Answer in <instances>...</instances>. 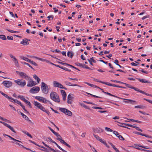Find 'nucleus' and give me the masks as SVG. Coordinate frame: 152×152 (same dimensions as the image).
Wrapping results in <instances>:
<instances>
[{
    "instance_id": "61",
    "label": "nucleus",
    "mask_w": 152,
    "mask_h": 152,
    "mask_svg": "<svg viewBox=\"0 0 152 152\" xmlns=\"http://www.w3.org/2000/svg\"><path fill=\"white\" fill-rule=\"evenodd\" d=\"M7 38L8 40H13V37L12 36H7Z\"/></svg>"
},
{
    "instance_id": "18",
    "label": "nucleus",
    "mask_w": 152,
    "mask_h": 152,
    "mask_svg": "<svg viewBox=\"0 0 152 152\" xmlns=\"http://www.w3.org/2000/svg\"><path fill=\"white\" fill-rule=\"evenodd\" d=\"M19 142V141L18 140H17L13 138L11 142L12 143L15 144L17 145H19V143L18 142Z\"/></svg>"
},
{
    "instance_id": "38",
    "label": "nucleus",
    "mask_w": 152,
    "mask_h": 152,
    "mask_svg": "<svg viewBox=\"0 0 152 152\" xmlns=\"http://www.w3.org/2000/svg\"><path fill=\"white\" fill-rule=\"evenodd\" d=\"M53 15H49L47 17V18H48V20H53Z\"/></svg>"
},
{
    "instance_id": "3",
    "label": "nucleus",
    "mask_w": 152,
    "mask_h": 152,
    "mask_svg": "<svg viewBox=\"0 0 152 152\" xmlns=\"http://www.w3.org/2000/svg\"><path fill=\"white\" fill-rule=\"evenodd\" d=\"M26 80H28V84L27 86L28 87H31L34 86L36 85L37 83H36L32 79L29 78L28 79H27Z\"/></svg>"
},
{
    "instance_id": "10",
    "label": "nucleus",
    "mask_w": 152,
    "mask_h": 152,
    "mask_svg": "<svg viewBox=\"0 0 152 152\" xmlns=\"http://www.w3.org/2000/svg\"><path fill=\"white\" fill-rule=\"evenodd\" d=\"M28 41H30V40L29 39L25 38L23 39L22 41L20 43L23 45H28L29 44V43L28 42Z\"/></svg>"
},
{
    "instance_id": "2",
    "label": "nucleus",
    "mask_w": 152,
    "mask_h": 152,
    "mask_svg": "<svg viewBox=\"0 0 152 152\" xmlns=\"http://www.w3.org/2000/svg\"><path fill=\"white\" fill-rule=\"evenodd\" d=\"M42 92L45 94H47L48 92L49 88L48 86L45 83L42 82L41 87Z\"/></svg>"
},
{
    "instance_id": "49",
    "label": "nucleus",
    "mask_w": 152,
    "mask_h": 152,
    "mask_svg": "<svg viewBox=\"0 0 152 152\" xmlns=\"http://www.w3.org/2000/svg\"><path fill=\"white\" fill-rule=\"evenodd\" d=\"M8 128L12 131L13 132H14L15 133H16L14 129L12 127L10 126H9L8 127Z\"/></svg>"
},
{
    "instance_id": "47",
    "label": "nucleus",
    "mask_w": 152,
    "mask_h": 152,
    "mask_svg": "<svg viewBox=\"0 0 152 152\" xmlns=\"http://www.w3.org/2000/svg\"><path fill=\"white\" fill-rule=\"evenodd\" d=\"M105 129L108 132H113V131L110 129V128L106 127H105Z\"/></svg>"
},
{
    "instance_id": "48",
    "label": "nucleus",
    "mask_w": 152,
    "mask_h": 152,
    "mask_svg": "<svg viewBox=\"0 0 152 152\" xmlns=\"http://www.w3.org/2000/svg\"><path fill=\"white\" fill-rule=\"evenodd\" d=\"M115 121V122H117V123H118L120 124H122H122H124L126 126H130V124H127L122 123H121L119 122L118 121Z\"/></svg>"
},
{
    "instance_id": "24",
    "label": "nucleus",
    "mask_w": 152,
    "mask_h": 152,
    "mask_svg": "<svg viewBox=\"0 0 152 152\" xmlns=\"http://www.w3.org/2000/svg\"><path fill=\"white\" fill-rule=\"evenodd\" d=\"M0 93L3 96H5V97L7 98L8 99L10 100L11 97H9V96L5 94L3 92L1 91H0Z\"/></svg>"
},
{
    "instance_id": "25",
    "label": "nucleus",
    "mask_w": 152,
    "mask_h": 152,
    "mask_svg": "<svg viewBox=\"0 0 152 152\" xmlns=\"http://www.w3.org/2000/svg\"><path fill=\"white\" fill-rule=\"evenodd\" d=\"M134 107L137 108L144 109L146 108V107L145 106L143 105H137L135 106Z\"/></svg>"
},
{
    "instance_id": "43",
    "label": "nucleus",
    "mask_w": 152,
    "mask_h": 152,
    "mask_svg": "<svg viewBox=\"0 0 152 152\" xmlns=\"http://www.w3.org/2000/svg\"><path fill=\"white\" fill-rule=\"evenodd\" d=\"M60 68L61 69H63L65 70L68 71L69 72L71 71V70H69L66 67H63L61 66V67H60Z\"/></svg>"
},
{
    "instance_id": "17",
    "label": "nucleus",
    "mask_w": 152,
    "mask_h": 152,
    "mask_svg": "<svg viewBox=\"0 0 152 152\" xmlns=\"http://www.w3.org/2000/svg\"><path fill=\"white\" fill-rule=\"evenodd\" d=\"M10 101L13 103H17L18 104H19V101L18 100L14 99L12 97H11Z\"/></svg>"
},
{
    "instance_id": "55",
    "label": "nucleus",
    "mask_w": 152,
    "mask_h": 152,
    "mask_svg": "<svg viewBox=\"0 0 152 152\" xmlns=\"http://www.w3.org/2000/svg\"><path fill=\"white\" fill-rule=\"evenodd\" d=\"M25 103H26V104H27L28 105L30 108H31V103L30 102H29L28 101H27L25 102Z\"/></svg>"
},
{
    "instance_id": "35",
    "label": "nucleus",
    "mask_w": 152,
    "mask_h": 152,
    "mask_svg": "<svg viewBox=\"0 0 152 152\" xmlns=\"http://www.w3.org/2000/svg\"><path fill=\"white\" fill-rule=\"evenodd\" d=\"M137 146H138L140 147H142L143 148H145V149H149L150 148H148L147 146H146L144 145H140L137 144V145H136Z\"/></svg>"
},
{
    "instance_id": "39",
    "label": "nucleus",
    "mask_w": 152,
    "mask_h": 152,
    "mask_svg": "<svg viewBox=\"0 0 152 152\" xmlns=\"http://www.w3.org/2000/svg\"><path fill=\"white\" fill-rule=\"evenodd\" d=\"M0 39H1L3 40H5L6 39V36L4 35H0Z\"/></svg>"
},
{
    "instance_id": "53",
    "label": "nucleus",
    "mask_w": 152,
    "mask_h": 152,
    "mask_svg": "<svg viewBox=\"0 0 152 152\" xmlns=\"http://www.w3.org/2000/svg\"><path fill=\"white\" fill-rule=\"evenodd\" d=\"M125 85L127 87L130 88L132 89L133 87V86H132L126 83H125Z\"/></svg>"
},
{
    "instance_id": "8",
    "label": "nucleus",
    "mask_w": 152,
    "mask_h": 152,
    "mask_svg": "<svg viewBox=\"0 0 152 152\" xmlns=\"http://www.w3.org/2000/svg\"><path fill=\"white\" fill-rule=\"evenodd\" d=\"M35 99L39 101H42L44 103H46L48 102V101L45 98L41 96H36Z\"/></svg>"
},
{
    "instance_id": "33",
    "label": "nucleus",
    "mask_w": 152,
    "mask_h": 152,
    "mask_svg": "<svg viewBox=\"0 0 152 152\" xmlns=\"http://www.w3.org/2000/svg\"><path fill=\"white\" fill-rule=\"evenodd\" d=\"M24 133L27 135L28 136H29V137H30L31 138H32V136L31 135V134H29L28 132H26V131H22Z\"/></svg>"
},
{
    "instance_id": "13",
    "label": "nucleus",
    "mask_w": 152,
    "mask_h": 152,
    "mask_svg": "<svg viewBox=\"0 0 152 152\" xmlns=\"http://www.w3.org/2000/svg\"><path fill=\"white\" fill-rule=\"evenodd\" d=\"M103 131V130L99 127L97 128L94 130V132L97 133H100L102 132Z\"/></svg>"
},
{
    "instance_id": "42",
    "label": "nucleus",
    "mask_w": 152,
    "mask_h": 152,
    "mask_svg": "<svg viewBox=\"0 0 152 152\" xmlns=\"http://www.w3.org/2000/svg\"><path fill=\"white\" fill-rule=\"evenodd\" d=\"M0 123L3 124V125H4V126H6L8 128L9 126L10 125L7 124L6 123L4 122H2L1 121H0Z\"/></svg>"
},
{
    "instance_id": "54",
    "label": "nucleus",
    "mask_w": 152,
    "mask_h": 152,
    "mask_svg": "<svg viewBox=\"0 0 152 152\" xmlns=\"http://www.w3.org/2000/svg\"><path fill=\"white\" fill-rule=\"evenodd\" d=\"M133 133H134L135 134L140 135H141L142 136V135L143 134L139 132H134Z\"/></svg>"
},
{
    "instance_id": "44",
    "label": "nucleus",
    "mask_w": 152,
    "mask_h": 152,
    "mask_svg": "<svg viewBox=\"0 0 152 152\" xmlns=\"http://www.w3.org/2000/svg\"><path fill=\"white\" fill-rule=\"evenodd\" d=\"M101 142L103 144L106 145V146L107 145V144L105 141L103 140L102 139H100V140L99 141Z\"/></svg>"
},
{
    "instance_id": "6",
    "label": "nucleus",
    "mask_w": 152,
    "mask_h": 152,
    "mask_svg": "<svg viewBox=\"0 0 152 152\" xmlns=\"http://www.w3.org/2000/svg\"><path fill=\"white\" fill-rule=\"evenodd\" d=\"M40 90L38 86L34 87L32 88L30 90L29 92L33 94L37 93Z\"/></svg>"
},
{
    "instance_id": "40",
    "label": "nucleus",
    "mask_w": 152,
    "mask_h": 152,
    "mask_svg": "<svg viewBox=\"0 0 152 152\" xmlns=\"http://www.w3.org/2000/svg\"><path fill=\"white\" fill-rule=\"evenodd\" d=\"M34 58L39 60L41 61H45V59H43L42 58H39L37 57H34Z\"/></svg>"
},
{
    "instance_id": "27",
    "label": "nucleus",
    "mask_w": 152,
    "mask_h": 152,
    "mask_svg": "<svg viewBox=\"0 0 152 152\" xmlns=\"http://www.w3.org/2000/svg\"><path fill=\"white\" fill-rule=\"evenodd\" d=\"M73 53L72 52L71 53L70 51H69L67 53V56L69 57H70L72 58L73 56Z\"/></svg>"
},
{
    "instance_id": "29",
    "label": "nucleus",
    "mask_w": 152,
    "mask_h": 152,
    "mask_svg": "<svg viewBox=\"0 0 152 152\" xmlns=\"http://www.w3.org/2000/svg\"><path fill=\"white\" fill-rule=\"evenodd\" d=\"M59 110L65 114H66V112L67 111V109L65 108H60Z\"/></svg>"
},
{
    "instance_id": "22",
    "label": "nucleus",
    "mask_w": 152,
    "mask_h": 152,
    "mask_svg": "<svg viewBox=\"0 0 152 152\" xmlns=\"http://www.w3.org/2000/svg\"><path fill=\"white\" fill-rule=\"evenodd\" d=\"M110 144L111 145V146L114 149L115 151L116 152H120V151L118 150L117 148H116L115 146L113 145L112 143H110Z\"/></svg>"
},
{
    "instance_id": "41",
    "label": "nucleus",
    "mask_w": 152,
    "mask_h": 152,
    "mask_svg": "<svg viewBox=\"0 0 152 152\" xmlns=\"http://www.w3.org/2000/svg\"><path fill=\"white\" fill-rule=\"evenodd\" d=\"M58 88H60L64 89H67L66 88L63 87L62 85L60 83H59V86H58Z\"/></svg>"
},
{
    "instance_id": "57",
    "label": "nucleus",
    "mask_w": 152,
    "mask_h": 152,
    "mask_svg": "<svg viewBox=\"0 0 152 152\" xmlns=\"http://www.w3.org/2000/svg\"><path fill=\"white\" fill-rule=\"evenodd\" d=\"M43 111L46 113L48 115H49L50 114V112L48 110H45V108H44V110H43Z\"/></svg>"
},
{
    "instance_id": "50",
    "label": "nucleus",
    "mask_w": 152,
    "mask_h": 152,
    "mask_svg": "<svg viewBox=\"0 0 152 152\" xmlns=\"http://www.w3.org/2000/svg\"><path fill=\"white\" fill-rule=\"evenodd\" d=\"M29 62L35 66H37L38 65L36 63L33 61H31V60Z\"/></svg>"
},
{
    "instance_id": "36",
    "label": "nucleus",
    "mask_w": 152,
    "mask_h": 152,
    "mask_svg": "<svg viewBox=\"0 0 152 152\" xmlns=\"http://www.w3.org/2000/svg\"><path fill=\"white\" fill-rule=\"evenodd\" d=\"M20 98L22 101H24L25 103L27 101L24 98V97L23 96H20Z\"/></svg>"
},
{
    "instance_id": "64",
    "label": "nucleus",
    "mask_w": 152,
    "mask_h": 152,
    "mask_svg": "<svg viewBox=\"0 0 152 152\" xmlns=\"http://www.w3.org/2000/svg\"><path fill=\"white\" fill-rule=\"evenodd\" d=\"M77 65L83 68L84 67L83 65L82 64H81L80 63H77Z\"/></svg>"
},
{
    "instance_id": "56",
    "label": "nucleus",
    "mask_w": 152,
    "mask_h": 152,
    "mask_svg": "<svg viewBox=\"0 0 152 152\" xmlns=\"http://www.w3.org/2000/svg\"><path fill=\"white\" fill-rule=\"evenodd\" d=\"M57 147L61 150L62 151L64 152H67L66 151H65L61 147H60L58 145H57Z\"/></svg>"
},
{
    "instance_id": "20",
    "label": "nucleus",
    "mask_w": 152,
    "mask_h": 152,
    "mask_svg": "<svg viewBox=\"0 0 152 152\" xmlns=\"http://www.w3.org/2000/svg\"><path fill=\"white\" fill-rule=\"evenodd\" d=\"M138 80L142 83H149L147 80H145V79H140V78H137Z\"/></svg>"
},
{
    "instance_id": "28",
    "label": "nucleus",
    "mask_w": 152,
    "mask_h": 152,
    "mask_svg": "<svg viewBox=\"0 0 152 152\" xmlns=\"http://www.w3.org/2000/svg\"><path fill=\"white\" fill-rule=\"evenodd\" d=\"M33 77L37 80L38 83H39L40 79L36 75H34Z\"/></svg>"
},
{
    "instance_id": "16",
    "label": "nucleus",
    "mask_w": 152,
    "mask_h": 152,
    "mask_svg": "<svg viewBox=\"0 0 152 152\" xmlns=\"http://www.w3.org/2000/svg\"><path fill=\"white\" fill-rule=\"evenodd\" d=\"M20 114L22 116V117L26 120L27 121H31L29 119L28 117L26 115L24 114L23 113H22L21 112H20Z\"/></svg>"
},
{
    "instance_id": "31",
    "label": "nucleus",
    "mask_w": 152,
    "mask_h": 152,
    "mask_svg": "<svg viewBox=\"0 0 152 152\" xmlns=\"http://www.w3.org/2000/svg\"><path fill=\"white\" fill-rule=\"evenodd\" d=\"M20 105L21 106V107H22V108H23V110H24V111H25L26 112V113H29V112H28V111H27V110H26V108H25V106H24L21 103V102H20Z\"/></svg>"
},
{
    "instance_id": "14",
    "label": "nucleus",
    "mask_w": 152,
    "mask_h": 152,
    "mask_svg": "<svg viewBox=\"0 0 152 152\" xmlns=\"http://www.w3.org/2000/svg\"><path fill=\"white\" fill-rule=\"evenodd\" d=\"M39 146L43 148V149H41L40 150L41 151H44L45 152H49V151H50V150L48 148H46L45 147H44L43 146H41V145H39Z\"/></svg>"
},
{
    "instance_id": "15",
    "label": "nucleus",
    "mask_w": 152,
    "mask_h": 152,
    "mask_svg": "<svg viewBox=\"0 0 152 152\" xmlns=\"http://www.w3.org/2000/svg\"><path fill=\"white\" fill-rule=\"evenodd\" d=\"M42 143L44 144V145L46 147H47V148H49L50 151H52L53 152H57V151H56L54 149L52 148H51L48 145H46L45 143L44 142H42Z\"/></svg>"
},
{
    "instance_id": "7",
    "label": "nucleus",
    "mask_w": 152,
    "mask_h": 152,
    "mask_svg": "<svg viewBox=\"0 0 152 152\" xmlns=\"http://www.w3.org/2000/svg\"><path fill=\"white\" fill-rule=\"evenodd\" d=\"M20 77L22 78L25 79L26 80L29 78V77L28 76L26 73L21 72H20Z\"/></svg>"
},
{
    "instance_id": "19",
    "label": "nucleus",
    "mask_w": 152,
    "mask_h": 152,
    "mask_svg": "<svg viewBox=\"0 0 152 152\" xmlns=\"http://www.w3.org/2000/svg\"><path fill=\"white\" fill-rule=\"evenodd\" d=\"M65 83L66 85H67L68 86H78L80 87H81L79 85H78L77 84H75L74 85L71 84V83L68 81H66Z\"/></svg>"
},
{
    "instance_id": "30",
    "label": "nucleus",
    "mask_w": 152,
    "mask_h": 152,
    "mask_svg": "<svg viewBox=\"0 0 152 152\" xmlns=\"http://www.w3.org/2000/svg\"><path fill=\"white\" fill-rule=\"evenodd\" d=\"M20 58L22 59H23L28 62H29V61H30V60L28 58H27L23 56H21V57H20Z\"/></svg>"
},
{
    "instance_id": "9",
    "label": "nucleus",
    "mask_w": 152,
    "mask_h": 152,
    "mask_svg": "<svg viewBox=\"0 0 152 152\" xmlns=\"http://www.w3.org/2000/svg\"><path fill=\"white\" fill-rule=\"evenodd\" d=\"M118 98L121 99L126 100V103H130L132 104H134L137 103L135 101L131 99H124L121 98Z\"/></svg>"
},
{
    "instance_id": "12",
    "label": "nucleus",
    "mask_w": 152,
    "mask_h": 152,
    "mask_svg": "<svg viewBox=\"0 0 152 152\" xmlns=\"http://www.w3.org/2000/svg\"><path fill=\"white\" fill-rule=\"evenodd\" d=\"M26 81L24 80H20V86L22 87H23L26 85Z\"/></svg>"
},
{
    "instance_id": "23",
    "label": "nucleus",
    "mask_w": 152,
    "mask_h": 152,
    "mask_svg": "<svg viewBox=\"0 0 152 152\" xmlns=\"http://www.w3.org/2000/svg\"><path fill=\"white\" fill-rule=\"evenodd\" d=\"M59 83L56 81H54L53 82V86L55 87H58Z\"/></svg>"
},
{
    "instance_id": "11",
    "label": "nucleus",
    "mask_w": 152,
    "mask_h": 152,
    "mask_svg": "<svg viewBox=\"0 0 152 152\" xmlns=\"http://www.w3.org/2000/svg\"><path fill=\"white\" fill-rule=\"evenodd\" d=\"M62 138L61 137V139L58 138H57V140L59 141L60 142L62 143H63L65 145L67 146L68 147L70 148H71V146L69 144H68L66 142H65L64 140L62 139Z\"/></svg>"
},
{
    "instance_id": "59",
    "label": "nucleus",
    "mask_w": 152,
    "mask_h": 152,
    "mask_svg": "<svg viewBox=\"0 0 152 152\" xmlns=\"http://www.w3.org/2000/svg\"><path fill=\"white\" fill-rule=\"evenodd\" d=\"M29 141L30 142H31L32 143H33V144H35V145H37V146H39V145L37 144L36 143L34 142V141H32V140H29Z\"/></svg>"
},
{
    "instance_id": "26",
    "label": "nucleus",
    "mask_w": 152,
    "mask_h": 152,
    "mask_svg": "<svg viewBox=\"0 0 152 152\" xmlns=\"http://www.w3.org/2000/svg\"><path fill=\"white\" fill-rule=\"evenodd\" d=\"M103 92L105 94H107V95H110V96H113V97H116V98H119V97L117 96H116L114 95H113V94H111L110 93H108V92H104V91H103Z\"/></svg>"
},
{
    "instance_id": "62",
    "label": "nucleus",
    "mask_w": 152,
    "mask_h": 152,
    "mask_svg": "<svg viewBox=\"0 0 152 152\" xmlns=\"http://www.w3.org/2000/svg\"><path fill=\"white\" fill-rule=\"evenodd\" d=\"M90 60L92 62H93V63H96V61L95 60H94V59H93V57L90 58Z\"/></svg>"
},
{
    "instance_id": "34",
    "label": "nucleus",
    "mask_w": 152,
    "mask_h": 152,
    "mask_svg": "<svg viewBox=\"0 0 152 152\" xmlns=\"http://www.w3.org/2000/svg\"><path fill=\"white\" fill-rule=\"evenodd\" d=\"M61 92L62 96H66V93L64 90H61Z\"/></svg>"
},
{
    "instance_id": "46",
    "label": "nucleus",
    "mask_w": 152,
    "mask_h": 152,
    "mask_svg": "<svg viewBox=\"0 0 152 152\" xmlns=\"http://www.w3.org/2000/svg\"><path fill=\"white\" fill-rule=\"evenodd\" d=\"M94 136V137L98 140L99 141L100 140V139H101V138L99 137L98 135H96L94 134H93Z\"/></svg>"
},
{
    "instance_id": "58",
    "label": "nucleus",
    "mask_w": 152,
    "mask_h": 152,
    "mask_svg": "<svg viewBox=\"0 0 152 152\" xmlns=\"http://www.w3.org/2000/svg\"><path fill=\"white\" fill-rule=\"evenodd\" d=\"M92 108L94 109H103L100 107H92Z\"/></svg>"
},
{
    "instance_id": "4",
    "label": "nucleus",
    "mask_w": 152,
    "mask_h": 152,
    "mask_svg": "<svg viewBox=\"0 0 152 152\" xmlns=\"http://www.w3.org/2000/svg\"><path fill=\"white\" fill-rule=\"evenodd\" d=\"M33 103L38 108L41 110L42 111L44 110V108L42 106V105L41 104L39 103L38 102L36 101H34Z\"/></svg>"
},
{
    "instance_id": "1",
    "label": "nucleus",
    "mask_w": 152,
    "mask_h": 152,
    "mask_svg": "<svg viewBox=\"0 0 152 152\" xmlns=\"http://www.w3.org/2000/svg\"><path fill=\"white\" fill-rule=\"evenodd\" d=\"M50 97L51 99L56 102L59 103L60 102L59 96L56 92H51L50 94Z\"/></svg>"
},
{
    "instance_id": "5",
    "label": "nucleus",
    "mask_w": 152,
    "mask_h": 152,
    "mask_svg": "<svg viewBox=\"0 0 152 152\" xmlns=\"http://www.w3.org/2000/svg\"><path fill=\"white\" fill-rule=\"evenodd\" d=\"M2 83L7 88H9L11 87L12 84L11 82L7 80L3 81Z\"/></svg>"
},
{
    "instance_id": "45",
    "label": "nucleus",
    "mask_w": 152,
    "mask_h": 152,
    "mask_svg": "<svg viewBox=\"0 0 152 152\" xmlns=\"http://www.w3.org/2000/svg\"><path fill=\"white\" fill-rule=\"evenodd\" d=\"M133 128H135L138 131H140L141 132L142 131V129H140L139 127H138L137 126H134V127H133Z\"/></svg>"
},
{
    "instance_id": "21",
    "label": "nucleus",
    "mask_w": 152,
    "mask_h": 152,
    "mask_svg": "<svg viewBox=\"0 0 152 152\" xmlns=\"http://www.w3.org/2000/svg\"><path fill=\"white\" fill-rule=\"evenodd\" d=\"M13 61L15 63V65L16 67H18L19 64L18 61L17 60L16 58H14V60H13Z\"/></svg>"
},
{
    "instance_id": "51",
    "label": "nucleus",
    "mask_w": 152,
    "mask_h": 152,
    "mask_svg": "<svg viewBox=\"0 0 152 152\" xmlns=\"http://www.w3.org/2000/svg\"><path fill=\"white\" fill-rule=\"evenodd\" d=\"M113 133L114 134L118 137V135H120L118 133V132L115 131H113Z\"/></svg>"
},
{
    "instance_id": "63",
    "label": "nucleus",
    "mask_w": 152,
    "mask_h": 152,
    "mask_svg": "<svg viewBox=\"0 0 152 152\" xmlns=\"http://www.w3.org/2000/svg\"><path fill=\"white\" fill-rule=\"evenodd\" d=\"M132 89L134 90L135 91L140 92V90L138 89L137 88H136L134 87H133Z\"/></svg>"
},
{
    "instance_id": "52",
    "label": "nucleus",
    "mask_w": 152,
    "mask_h": 152,
    "mask_svg": "<svg viewBox=\"0 0 152 152\" xmlns=\"http://www.w3.org/2000/svg\"><path fill=\"white\" fill-rule=\"evenodd\" d=\"M118 137L119 138V139L122 140H124V137L121 135H118Z\"/></svg>"
},
{
    "instance_id": "32",
    "label": "nucleus",
    "mask_w": 152,
    "mask_h": 152,
    "mask_svg": "<svg viewBox=\"0 0 152 152\" xmlns=\"http://www.w3.org/2000/svg\"><path fill=\"white\" fill-rule=\"evenodd\" d=\"M65 114H66L68 115L71 116L72 115V112L71 111H70L69 110H68V109H67V111L66 112Z\"/></svg>"
},
{
    "instance_id": "60",
    "label": "nucleus",
    "mask_w": 152,
    "mask_h": 152,
    "mask_svg": "<svg viewBox=\"0 0 152 152\" xmlns=\"http://www.w3.org/2000/svg\"><path fill=\"white\" fill-rule=\"evenodd\" d=\"M68 99L69 100H72V97L71 96V95L70 94H69L67 97Z\"/></svg>"
},
{
    "instance_id": "37",
    "label": "nucleus",
    "mask_w": 152,
    "mask_h": 152,
    "mask_svg": "<svg viewBox=\"0 0 152 152\" xmlns=\"http://www.w3.org/2000/svg\"><path fill=\"white\" fill-rule=\"evenodd\" d=\"M128 119L130 120L131 121H134L135 122L137 123H142V122L139 121L137 120H135L133 119Z\"/></svg>"
}]
</instances>
